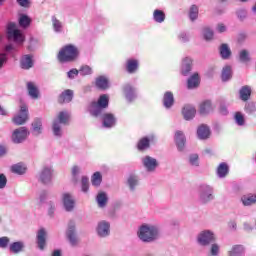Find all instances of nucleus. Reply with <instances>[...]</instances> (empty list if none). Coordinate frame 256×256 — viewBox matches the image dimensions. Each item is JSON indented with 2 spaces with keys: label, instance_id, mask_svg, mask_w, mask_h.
Here are the masks:
<instances>
[{
  "label": "nucleus",
  "instance_id": "obj_1",
  "mask_svg": "<svg viewBox=\"0 0 256 256\" xmlns=\"http://www.w3.org/2000/svg\"><path fill=\"white\" fill-rule=\"evenodd\" d=\"M79 55L80 52L77 46L73 44H67L59 50L57 54V60L59 63H73L79 59Z\"/></svg>",
  "mask_w": 256,
  "mask_h": 256
},
{
  "label": "nucleus",
  "instance_id": "obj_63",
  "mask_svg": "<svg viewBox=\"0 0 256 256\" xmlns=\"http://www.w3.org/2000/svg\"><path fill=\"white\" fill-rule=\"evenodd\" d=\"M0 115H7V110L3 106L0 105Z\"/></svg>",
  "mask_w": 256,
  "mask_h": 256
},
{
  "label": "nucleus",
  "instance_id": "obj_22",
  "mask_svg": "<svg viewBox=\"0 0 256 256\" xmlns=\"http://www.w3.org/2000/svg\"><path fill=\"white\" fill-rule=\"evenodd\" d=\"M241 202L244 207H251V205H255L256 203V193L255 194H247L241 197Z\"/></svg>",
  "mask_w": 256,
  "mask_h": 256
},
{
  "label": "nucleus",
  "instance_id": "obj_64",
  "mask_svg": "<svg viewBox=\"0 0 256 256\" xmlns=\"http://www.w3.org/2000/svg\"><path fill=\"white\" fill-rule=\"evenodd\" d=\"M52 256H61V250H55Z\"/></svg>",
  "mask_w": 256,
  "mask_h": 256
},
{
  "label": "nucleus",
  "instance_id": "obj_49",
  "mask_svg": "<svg viewBox=\"0 0 256 256\" xmlns=\"http://www.w3.org/2000/svg\"><path fill=\"white\" fill-rule=\"evenodd\" d=\"M138 183V180H137V176H134V175H131L129 178H128V185L130 187V189H135V186L137 185Z\"/></svg>",
  "mask_w": 256,
  "mask_h": 256
},
{
  "label": "nucleus",
  "instance_id": "obj_26",
  "mask_svg": "<svg viewBox=\"0 0 256 256\" xmlns=\"http://www.w3.org/2000/svg\"><path fill=\"white\" fill-rule=\"evenodd\" d=\"M109 229H110V225L107 222H100L98 224V235H100V237H107V235H109Z\"/></svg>",
  "mask_w": 256,
  "mask_h": 256
},
{
  "label": "nucleus",
  "instance_id": "obj_45",
  "mask_svg": "<svg viewBox=\"0 0 256 256\" xmlns=\"http://www.w3.org/2000/svg\"><path fill=\"white\" fill-rule=\"evenodd\" d=\"M79 71L83 77L93 74V69L91 68V66L88 65L82 66Z\"/></svg>",
  "mask_w": 256,
  "mask_h": 256
},
{
  "label": "nucleus",
  "instance_id": "obj_39",
  "mask_svg": "<svg viewBox=\"0 0 256 256\" xmlns=\"http://www.w3.org/2000/svg\"><path fill=\"white\" fill-rule=\"evenodd\" d=\"M222 81H229L233 77V72L230 66H225L222 70Z\"/></svg>",
  "mask_w": 256,
  "mask_h": 256
},
{
  "label": "nucleus",
  "instance_id": "obj_28",
  "mask_svg": "<svg viewBox=\"0 0 256 256\" xmlns=\"http://www.w3.org/2000/svg\"><path fill=\"white\" fill-rule=\"evenodd\" d=\"M139 69V61L135 59H129L126 62V71L128 73H135Z\"/></svg>",
  "mask_w": 256,
  "mask_h": 256
},
{
  "label": "nucleus",
  "instance_id": "obj_42",
  "mask_svg": "<svg viewBox=\"0 0 256 256\" xmlns=\"http://www.w3.org/2000/svg\"><path fill=\"white\" fill-rule=\"evenodd\" d=\"M189 17L191 21H195L197 17H199V7H197V5H192L190 7Z\"/></svg>",
  "mask_w": 256,
  "mask_h": 256
},
{
  "label": "nucleus",
  "instance_id": "obj_31",
  "mask_svg": "<svg viewBox=\"0 0 256 256\" xmlns=\"http://www.w3.org/2000/svg\"><path fill=\"white\" fill-rule=\"evenodd\" d=\"M217 175L220 178L227 177L229 175V165L225 162L220 163L217 168Z\"/></svg>",
  "mask_w": 256,
  "mask_h": 256
},
{
  "label": "nucleus",
  "instance_id": "obj_7",
  "mask_svg": "<svg viewBox=\"0 0 256 256\" xmlns=\"http://www.w3.org/2000/svg\"><path fill=\"white\" fill-rule=\"evenodd\" d=\"M215 236L211 231H204L202 232L198 237V242L200 245H209L211 243H214Z\"/></svg>",
  "mask_w": 256,
  "mask_h": 256
},
{
  "label": "nucleus",
  "instance_id": "obj_38",
  "mask_svg": "<svg viewBox=\"0 0 256 256\" xmlns=\"http://www.w3.org/2000/svg\"><path fill=\"white\" fill-rule=\"evenodd\" d=\"M153 18L156 23H163L165 21V12L163 10H154Z\"/></svg>",
  "mask_w": 256,
  "mask_h": 256
},
{
  "label": "nucleus",
  "instance_id": "obj_59",
  "mask_svg": "<svg viewBox=\"0 0 256 256\" xmlns=\"http://www.w3.org/2000/svg\"><path fill=\"white\" fill-rule=\"evenodd\" d=\"M5 63H7V54L2 53L0 54V69Z\"/></svg>",
  "mask_w": 256,
  "mask_h": 256
},
{
  "label": "nucleus",
  "instance_id": "obj_48",
  "mask_svg": "<svg viewBox=\"0 0 256 256\" xmlns=\"http://www.w3.org/2000/svg\"><path fill=\"white\" fill-rule=\"evenodd\" d=\"M81 183H82V191L84 193H87L89 191V178H87L86 176L82 177Z\"/></svg>",
  "mask_w": 256,
  "mask_h": 256
},
{
  "label": "nucleus",
  "instance_id": "obj_60",
  "mask_svg": "<svg viewBox=\"0 0 256 256\" xmlns=\"http://www.w3.org/2000/svg\"><path fill=\"white\" fill-rule=\"evenodd\" d=\"M217 29H218L219 33H225V31H227V28L225 27V24H223V23L218 24Z\"/></svg>",
  "mask_w": 256,
  "mask_h": 256
},
{
  "label": "nucleus",
  "instance_id": "obj_44",
  "mask_svg": "<svg viewBox=\"0 0 256 256\" xmlns=\"http://www.w3.org/2000/svg\"><path fill=\"white\" fill-rule=\"evenodd\" d=\"M239 59L242 63H249L251 58H249V52L247 50L240 51Z\"/></svg>",
  "mask_w": 256,
  "mask_h": 256
},
{
  "label": "nucleus",
  "instance_id": "obj_36",
  "mask_svg": "<svg viewBox=\"0 0 256 256\" xmlns=\"http://www.w3.org/2000/svg\"><path fill=\"white\" fill-rule=\"evenodd\" d=\"M220 55L222 59H229V57H231V49H229L227 44H222L220 46Z\"/></svg>",
  "mask_w": 256,
  "mask_h": 256
},
{
  "label": "nucleus",
  "instance_id": "obj_32",
  "mask_svg": "<svg viewBox=\"0 0 256 256\" xmlns=\"http://www.w3.org/2000/svg\"><path fill=\"white\" fill-rule=\"evenodd\" d=\"M163 103L166 109L173 107V104L175 103V98L173 97V94L171 92H166L164 94Z\"/></svg>",
  "mask_w": 256,
  "mask_h": 256
},
{
  "label": "nucleus",
  "instance_id": "obj_18",
  "mask_svg": "<svg viewBox=\"0 0 256 256\" xmlns=\"http://www.w3.org/2000/svg\"><path fill=\"white\" fill-rule=\"evenodd\" d=\"M195 113H197V110L191 105L184 106L182 110L183 117L186 121H191L195 117Z\"/></svg>",
  "mask_w": 256,
  "mask_h": 256
},
{
  "label": "nucleus",
  "instance_id": "obj_34",
  "mask_svg": "<svg viewBox=\"0 0 256 256\" xmlns=\"http://www.w3.org/2000/svg\"><path fill=\"white\" fill-rule=\"evenodd\" d=\"M150 140L147 137H144L138 141L137 149L138 151H145V149H149Z\"/></svg>",
  "mask_w": 256,
  "mask_h": 256
},
{
  "label": "nucleus",
  "instance_id": "obj_35",
  "mask_svg": "<svg viewBox=\"0 0 256 256\" xmlns=\"http://www.w3.org/2000/svg\"><path fill=\"white\" fill-rule=\"evenodd\" d=\"M12 173H16L17 175H23L25 171H27V167L25 165L18 163L11 167Z\"/></svg>",
  "mask_w": 256,
  "mask_h": 256
},
{
  "label": "nucleus",
  "instance_id": "obj_6",
  "mask_svg": "<svg viewBox=\"0 0 256 256\" xmlns=\"http://www.w3.org/2000/svg\"><path fill=\"white\" fill-rule=\"evenodd\" d=\"M29 136V131H27V128L20 127L12 133V141L13 143H23L25 139Z\"/></svg>",
  "mask_w": 256,
  "mask_h": 256
},
{
  "label": "nucleus",
  "instance_id": "obj_5",
  "mask_svg": "<svg viewBox=\"0 0 256 256\" xmlns=\"http://www.w3.org/2000/svg\"><path fill=\"white\" fill-rule=\"evenodd\" d=\"M7 34L9 39H13L16 43H23L25 38L19 29H17V24L10 22L7 27Z\"/></svg>",
  "mask_w": 256,
  "mask_h": 256
},
{
  "label": "nucleus",
  "instance_id": "obj_2",
  "mask_svg": "<svg viewBox=\"0 0 256 256\" xmlns=\"http://www.w3.org/2000/svg\"><path fill=\"white\" fill-rule=\"evenodd\" d=\"M109 107V96L103 94L98 98V101L91 102L88 108V111L92 117H99L103 113V109Z\"/></svg>",
  "mask_w": 256,
  "mask_h": 256
},
{
  "label": "nucleus",
  "instance_id": "obj_52",
  "mask_svg": "<svg viewBox=\"0 0 256 256\" xmlns=\"http://www.w3.org/2000/svg\"><path fill=\"white\" fill-rule=\"evenodd\" d=\"M52 23L55 31L57 32L61 31V22L57 18L53 17Z\"/></svg>",
  "mask_w": 256,
  "mask_h": 256
},
{
  "label": "nucleus",
  "instance_id": "obj_57",
  "mask_svg": "<svg viewBox=\"0 0 256 256\" xmlns=\"http://www.w3.org/2000/svg\"><path fill=\"white\" fill-rule=\"evenodd\" d=\"M211 255L217 256L219 255V245L213 244L211 247Z\"/></svg>",
  "mask_w": 256,
  "mask_h": 256
},
{
  "label": "nucleus",
  "instance_id": "obj_55",
  "mask_svg": "<svg viewBox=\"0 0 256 256\" xmlns=\"http://www.w3.org/2000/svg\"><path fill=\"white\" fill-rule=\"evenodd\" d=\"M7 187V177L5 174H0V189H5Z\"/></svg>",
  "mask_w": 256,
  "mask_h": 256
},
{
  "label": "nucleus",
  "instance_id": "obj_58",
  "mask_svg": "<svg viewBox=\"0 0 256 256\" xmlns=\"http://www.w3.org/2000/svg\"><path fill=\"white\" fill-rule=\"evenodd\" d=\"M18 5H20V7H24V8H28L30 5L29 0H17Z\"/></svg>",
  "mask_w": 256,
  "mask_h": 256
},
{
  "label": "nucleus",
  "instance_id": "obj_10",
  "mask_svg": "<svg viewBox=\"0 0 256 256\" xmlns=\"http://www.w3.org/2000/svg\"><path fill=\"white\" fill-rule=\"evenodd\" d=\"M142 161L147 171H155V169H157V166L159 165V163L157 162V159L151 156H146L145 158H143Z\"/></svg>",
  "mask_w": 256,
  "mask_h": 256
},
{
  "label": "nucleus",
  "instance_id": "obj_47",
  "mask_svg": "<svg viewBox=\"0 0 256 256\" xmlns=\"http://www.w3.org/2000/svg\"><path fill=\"white\" fill-rule=\"evenodd\" d=\"M10 239L7 236H3L0 238V248L1 249H7V247L9 246L10 243Z\"/></svg>",
  "mask_w": 256,
  "mask_h": 256
},
{
  "label": "nucleus",
  "instance_id": "obj_50",
  "mask_svg": "<svg viewBox=\"0 0 256 256\" xmlns=\"http://www.w3.org/2000/svg\"><path fill=\"white\" fill-rule=\"evenodd\" d=\"M53 133L56 135V137H61V126L57 121L53 122Z\"/></svg>",
  "mask_w": 256,
  "mask_h": 256
},
{
  "label": "nucleus",
  "instance_id": "obj_53",
  "mask_svg": "<svg viewBox=\"0 0 256 256\" xmlns=\"http://www.w3.org/2000/svg\"><path fill=\"white\" fill-rule=\"evenodd\" d=\"M79 70H77L76 68L71 69L68 73V79H75V77H77V75H79Z\"/></svg>",
  "mask_w": 256,
  "mask_h": 256
},
{
  "label": "nucleus",
  "instance_id": "obj_40",
  "mask_svg": "<svg viewBox=\"0 0 256 256\" xmlns=\"http://www.w3.org/2000/svg\"><path fill=\"white\" fill-rule=\"evenodd\" d=\"M19 25H20V27L27 29V27H29V25H31V18H29V16H27L25 14L20 15Z\"/></svg>",
  "mask_w": 256,
  "mask_h": 256
},
{
  "label": "nucleus",
  "instance_id": "obj_29",
  "mask_svg": "<svg viewBox=\"0 0 256 256\" xmlns=\"http://www.w3.org/2000/svg\"><path fill=\"white\" fill-rule=\"evenodd\" d=\"M40 181L44 185H47V183H51V169L44 168L42 172L40 173Z\"/></svg>",
  "mask_w": 256,
  "mask_h": 256
},
{
  "label": "nucleus",
  "instance_id": "obj_27",
  "mask_svg": "<svg viewBox=\"0 0 256 256\" xmlns=\"http://www.w3.org/2000/svg\"><path fill=\"white\" fill-rule=\"evenodd\" d=\"M239 95H240L241 101H249V99L251 98V87L247 85L243 86L239 90Z\"/></svg>",
  "mask_w": 256,
  "mask_h": 256
},
{
  "label": "nucleus",
  "instance_id": "obj_3",
  "mask_svg": "<svg viewBox=\"0 0 256 256\" xmlns=\"http://www.w3.org/2000/svg\"><path fill=\"white\" fill-rule=\"evenodd\" d=\"M138 237L144 243H151L159 237V231L154 226H149L144 224L140 227L138 231Z\"/></svg>",
  "mask_w": 256,
  "mask_h": 256
},
{
  "label": "nucleus",
  "instance_id": "obj_9",
  "mask_svg": "<svg viewBox=\"0 0 256 256\" xmlns=\"http://www.w3.org/2000/svg\"><path fill=\"white\" fill-rule=\"evenodd\" d=\"M213 190L209 186H202L201 188V201L202 203H209L213 199Z\"/></svg>",
  "mask_w": 256,
  "mask_h": 256
},
{
  "label": "nucleus",
  "instance_id": "obj_4",
  "mask_svg": "<svg viewBox=\"0 0 256 256\" xmlns=\"http://www.w3.org/2000/svg\"><path fill=\"white\" fill-rule=\"evenodd\" d=\"M27 121H29V108L25 104H22L19 114L12 118V122L14 125H25Z\"/></svg>",
  "mask_w": 256,
  "mask_h": 256
},
{
  "label": "nucleus",
  "instance_id": "obj_16",
  "mask_svg": "<svg viewBox=\"0 0 256 256\" xmlns=\"http://www.w3.org/2000/svg\"><path fill=\"white\" fill-rule=\"evenodd\" d=\"M33 55L27 54L24 55L20 60L21 69L29 70L33 67Z\"/></svg>",
  "mask_w": 256,
  "mask_h": 256
},
{
  "label": "nucleus",
  "instance_id": "obj_41",
  "mask_svg": "<svg viewBox=\"0 0 256 256\" xmlns=\"http://www.w3.org/2000/svg\"><path fill=\"white\" fill-rule=\"evenodd\" d=\"M96 200L99 207H105V205H107V194H105V192L99 193Z\"/></svg>",
  "mask_w": 256,
  "mask_h": 256
},
{
  "label": "nucleus",
  "instance_id": "obj_14",
  "mask_svg": "<svg viewBox=\"0 0 256 256\" xmlns=\"http://www.w3.org/2000/svg\"><path fill=\"white\" fill-rule=\"evenodd\" d=\"M26 87L28 95L31 97V99H37L39 97V87H37V84H35V82H27Z\"/></svg>",
  "mask_w": 256,
  "mask_h": 256
},
{
  "label": "nucleus",
  "instance_id": "obj_21",
  "mask_svg": "<svg viewBox=\"0 0 256 256\" xmlns=\"http://www.w3.org/2000/svg\"><path fill=\"white\" fill-rule=\"evenodd\" d=\"M63 205L66 211H73V208L75 207V200H73V197H71V194L69 193L63 194Z\"/></svg>",
  "mask_w": 256,
  "mask_h": 256
},
{
  "label": "nucleus",
  "instance_id": "obj_33",
  "mask_svg": "<svg viewBox=\"0 0 256 256\" xmlns=\"http://www.w3.org/2000/svg\"><path fill=\"white\" fill-rule=\"evenodd\" d=\"M245 253V247L243 245H234L228 252V256H241Z\"/></svg>",
  "mask_w": 256,
  "mask_h": 256
},
{
  "label": "nucleus",
  "instance_id": "obj_8",
  "mask_svg": "<svg viewBox=\"0 0 256 256\" xmlns=\"http://www.w3.org/2000/svg\"><path fill=\"white\" fill-rule=\"evenodd\" d=\"M37 245L41 251H43L45 245H47V231H45V228L40 229L37 233Z\"/></svg>",
  "mask_w": 256,
  "mask_h": 256
},
{
  "label": "nucleus",
  "instance_id": "obj_19",
  "mask_svg": "<svg viewBox=\"0 0 256 256\" xmlns=\"http://www.w3.org/2000/svg\"><path fill=\"white\" fill-rule=\"evenodd\" d=\"M67 238L69 239L71 245H77V236H75V223L70 221L68 226Z\"/></svg>",
  "mask_w": 256,
  "mask_h": 256
},
{
  "label": "nucleus",
  "instance_id": "obj_13",
  "mask_svg": "<svg viewBox=\"0 0 256 256\" xmlns=\"http://www.w3.org/2000/svg\"><path fill=\"white\" fill-rule=\"evenodd\" d=\"M175 143L179 151H183V149H185V143H187V139L185 138V134H183L182 131H176Z\"/></svg>",
  "mask_w": 256,
  "mask_h": 256
},
{
  "label": "nucleus",
  "instance_id": "obj_54",
  "mask_svg": "<svg viewBox=\"0 0 256 256\" xmlns=\"http://www.w3.org/2000/svg\"><path fill=\"white\" fill-rule=\"evenodd\" d=\"M124 93H125L127 99H129V97H131V95H133V93H134L133 87H131L130 85L125 86Z\"/></svg>",
  "mask_w": 256,
  "mask_h": 256
},
{
  "label": "nucleus",
  "instance_id": "obj_12",
  "mask_svg": "<svg viewBox=\"0 0 256 256\" xmlns=\"http://www.w3.org/2000/svg\"><path fill=\"white\" fill-rule=\"evenodd\" d=\"M73 101V90H64L58 97V103L63 105V103H71Z\"/></svg>",
  "mask_w": 256,
  "mask_h": 256
},
{
  "label": "nucleus",
  "instance_id": "obj_11",
  "mask_svg": "<svg viewBox=\"0 0 256 256\" xmlns=\"http://www.w3.org/2000/svg\"><path fill=\"white\" fill-rule=\"evenodd\" d=\"M192 67H193V59L189 57L184 58L181 66V74L184 75V77H187V75L191 73Z\"/></svg>",
  "mask_w": 256,
  "mask_h": 256
},
{
  "label": "nucleus",
  "instance_id": "obj_24",
  "mask_svg": "<svg viewBox=\"0 0 256 256\" xmlns=\"http://www.w3.org/2000/svg\"><path fill=\"white\" fill-rule=\"evenodd\" d=\"M200 81L199 73H194L187 81L188 89H196V87H199Z\"/></svg>",
  "mask_w": 256,
  "mask_h": 256
},
{
  "label": "nucleus",
  "instance_id": "obj_46",
  "mask_svg": "<svg viewBox=\"0 0 256 256\" xmlns=\"http://www.w3.org/2000/svg\"><path fill=\"white\" fill-rule=\"evenodd\" d=\"M235 121L237 125L243 126L245 125V117L241 112H236L235 113Z\"/></svg>",
  "mask_w": 256,
  "mask_h": 256
},
{
  "label": "nucleus",
  "instance_id": "obj_62",
  "mask_svg": "<svg viewBox=\"0 0 256 256\" xmlns=\"http://www.w3.org/2000/svg\"><path fill=\"white\" fill-rule=\"evenodd\" d=\"M220 113H221L222 115H227V107L221 106V107H220Z\"/></svg>",
  "mask_w": 256,
  "mask_h": 256
},
{
  "label": "nucleus",
  "instance_id": "obj_15",
  "mask_svg": "<svg viewBox=\"0 0 256 256\" xmlns=\"http://www.w3.org/2000/svg\"><path fill=\"white\" fill-rule=\"evenodd\" d=\"M95 86L101 91L109 89V79L106 76H98L95 79Z\"/></svg>",
  "mask_w": 256,
  "mask_h": 256
},
{
  "label": "nucleus",
  "instance_id": "obj_17",
  "mask_svg": "<svg viewBox=\"0 0 256 256\" xmlns=\"http://www.w3.org/2000/svg\"><path fill=\"white\" fill-rule=\"evenodd\" d=\"M197 135L199 139L205 140L209 139L211 135V130L209 129V126L202 124L197 129Z\"/></svg>",
  "mask_w": 256,
  "mask_h": 256
},
{
  "label": "nucleus",
  "instance_id": "obj_20",
  "mask_svg": "<svg viewBox=\"0 0 256 256\" xmlns=\"http://www.w3.org/2000/svg\"><path fill=\"white\" fill-rule=\"evenodd\" d=\"M102 120H103V127H106V128L114 127L116 123L115 115H113L112 113L103 114Z\"/></svg>",
  "mask_w": 256,
  "mask_h": 256
},
{
  "label": "nucleus",
  "instance_id": "obj_23",
  "mask_svg": "<svg viewBox=\"0 0 256 256\" xmlns=\"http://www.w3.org/2000/svg\"><path fill=\"white\" fill-rule=\"evenodd\" d=\"M211 111H213V105L211 104V101L205 100L200 104L199 106L200 115H208V113H211Z\"/></svg>",
  "mask_w": 256,
  "mask_h": 256
},
{
  "label": "nucleus",
  "instance_id": "obj_37",
  "mask_svg": "<svg viewBox=\"0 0 256 256\" xmlns=\"http://www.w3.org/2000/svg\"><path fill=\"white\" fill-rule=\"evenodd\" d=\"M102 181H103V176H101V172H95L92 175L91 183L94 187H99Z\"/></svg>",
  "mask_w": 256,
  "mask_h": 256
},
{
  "label": "nucleus",
  "instance_id": "obj_61",
  "mask_svg": "<svg viewBox=\"0 0 256 256\" xmlns=\"http://www.w3.org/2000/svg\"><path fill=\"white\" fill-rule=\"evenodd\" d=\"M72 175L73 177H77V175H79V166L72 167Z\"/></svg>",
  "mask_w": 256,
  "mask_h": 256
},
{
  "label": "nucleus",
  "instance_id": "obj_25",
  "mask_svg": "<svg viewBox=\"0 0 256 256\" xmlns=\"http://www.w3.org/2000/svg\"><path fill=\"white\" fill-rule=\"evenodd\" d=\"M9 249L11 253H14V255H17L21 253L23 249H25V244L21 241L13 242L12 244H10Z\"/></svg>",
  "mask_w": 256,
  "mask_h": 256
},
{
  "label": "nucleus",
  "instance_id": "obj_56",
  "mask_svg": "<svg viewBox=\"0 0 256 256\" xmlns=\"http://www.w3.org/2000/svg\"><path fill=\"white\" fill-rule=\"evenodd\" d=\"M190 163H191V165H199V155H197V154H192L191 156H190Z\"/></svg>",
  "mask_w": 256,
  "mask_h": 256
},
{
  "label": "nucleus",
  "instance_id": "obj_43",
  "mask_svg": "<svg viewBox=\"0 0 256 256\" xmlns=\"http://www.w3.org/2000/svg\"><path fill=\"white\" fill-rule=\"evenodd\" d=\"M58 121L63 125H67V123H69V113L63 111L60 112L58 114Z\"/></svg>",
  "mask_w": 256,
  "mask_h": 256
},
{
  "label": "nucleus",
  "instance_id": "obj_51",
  "mask_svg": "<svg viewBox=\"0 0 256 256\" xmlns=\"http://www.w3.org/2000/svg\"><path fill=\"white\" fill-rule=\"evenodd\" d=\"M203 35H204V39H205L206 41H211V39H213L214 33H213V31H212L211 29H209V28H204V33H203Z\"/></svg>",
  "mask_w": 256,
  "mask_h": 256
},
{
  "label": "nucleus",
  "instance_id": "obj_30",
  "mask_svg": "<svg viewBox=\"0 0 256 256\" xmlns=\"http://www.w3.org/2000/svg\"><path fill=\"white\" fill-rule=\"evenodd\" d=\"M32 129L34 135H41L43 132V122L41 118H35L34 122L32 123Z\"/></svg>",
  "mask_w": 256,
  "mask_h": 256
}]
</instances>
